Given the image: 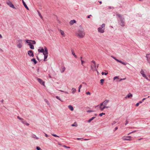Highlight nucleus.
I'll use <instances>...</instances> for the list:
<instances>
[{
    "label": "nucleus",
    "instance_id": "7ed1b4c3",
    "mask_svg": "<svg viewBox=\"0 0 150 150\" xmlns=\"http://www.w3.org/2000/svg\"><path fill=\"white\" fill-rule=\"evenodd\" d=\"M105 24L103 23L100 27L98 28V31L100 33H103L104 32L105 29Z\"/></svg>",
    "mask_w": 150,
    "mask_h": 150
},
{
    "label": "nucleus",
    "instance_id": "72a5a7b5",
    "mask_svg": "<svg viewBox=\"0 0 150 150\" xmlns=\"http://www.w3.org/2000/svg\"><path fill=\"white\" fill-rule=\"evenodd\" d=\"M91 62L94 64L95 68L96 69V64L94 60H92Z\"/></svg>",
    "mask_w": 150,
    "mask_h": 150
},
{
    "label": "nucleus",
    "instance_id": "603ef678",
    "mask_svg": "<svg viewBox=\"0 0 150 150\" xmlns=\"http://www.w3.org/2000/svg\"><path fill=\"white\" fill-rule=\"evenodd\" d=\"M76 139L78 140H80V139H83V138H76Z\"/></svg>",
    "mask_w": 150,
    "mask_h": 150
},
{
    "label": "nucleus",
    "instance_id": "dca6fc26",
    "mask_svg": "<svg viewBox=\"0 0 150 150\" xmlns=\"http://www.w3.org/2000/svg\"><path fill=\"white\" fill-rule=\"evenodd\" d=\"M22 1L23 3V4L24 7L26 8V9L27 10H29V9L28 8V6L26 5V4L25 3V2L24 1V0H22Z\"/></svg>",
    "mask_w": 150,
    "mask_h": 150
},
{
    "label": "nucleus",
    "instance_id": "5fc2aeb1",
    "mask_svg": "<svg viewBox=\"0 0 150 150\" xmlns=\"http://www.w3.org/2000/svg\"><path fill=\"white\" fill-rule=\"evenodd\" d=\"M4 100L3 99L0 101V102L2 103H3Z\"/></svg>",
    "mask_w": 150,
    "mask_h": 150
},
{
    "label": "nucleus",
    "instance_id": "9d476101",
    "mask_svg": "<svg viewBox=\"0 0 150 150\" xmlns=\"http://www.w3.org/2000/svg\"><path fill=\"white\" fill-rule=\"evenodd\" d=\"M140 74L142 75L143 77L145 78L146 79H147V77L144 73V72L143 69H141L140 71Z\"/></svg>",
    "mask_w": 150,
    "mask_h": 150
},
{
    "label": "nucleus",
    "instance_id": "4c0bfd02",
    "mask_svg": "<svg viewBox=\"0 0 150 150\" xmlns=\"http://www.w3.org/2000/svg\"><path fill=\"white\" fill-rule=\"evenodd\" d=\"M17 118L19 120H22L23 119V118H21V117H20L19 116H18L17 117Z\"/></svg>",
    "mask_w": 150,
    "mask_h": 150
},
{
    "label": "nucleus",
    "instance_id": "0eeeda50",
    "mask_svg": "<svg viewBox=\"0 0 150 150\" xmlns=\"http://www.w3.org/2000/svg\"><path fill=\"white\" fill-rule=\"evenodd\" d=\"M7 4L9 5L10 7L14 9H16V8L14 7L13 4L10 1H8L7 2Z\"/></svg>",
    "mask_w": 150,
    "mask_h": 150
},
{
    "label": "nucleus",
    "instance_id": "c756f323",
    "mask_svg": "<svg viewBox=\"0 0 150 150\" xmlns=\"http://www.w3.org/2000/svg\"><path fill=\"white\" fill-rule=\"evenodd\" d=\"M24 124L25 125H26L27 126H28L29 125V124L28 123H27L26 121L25 120L24 122V123L23 124Z\"/></svg>",
    "mask_w": 150,
    "mask_h": 150
},
{
    "label": "nucleus",
    "instance_id": "2f4dec72",
    "mask_svg": "<svg viewBox=\"0 0 150 150\" xmlns=\"http://www.w3.org/2000/svg\"><path fill=\"white\" fill-rule=\"evenodd\" d=\"M38 14L40 16V17L41 18H42V16L41 15V14L40 13V12H39V11H38Z\"/></svg>",
    "mask_w": 150,
    "mask_h": 150
},
{
    "label": "nucleus",
    "instance_id": "8fccbe9b",
    "mask_svg": "<svg viewBox=\"0 0 150 150\" xmlns=\"http://www.w3.org/2000/svg\"><path fill=\"white\" fill-rule=\"evenodd\" d=\"M93 111L91 110H88L87 111V112H92Z\"/></svg>",
    "mask_w": 150,
    "mask_h": 150
},
{
    "label": "nucleus",
    "instance_id": "c85d7f7f",
    "mask_svg": "<svg viewBox=\"0 0 150 150\" xmlns=\"http://www.w3.org/2000/svg\"><path fill=\"white\" fill-rule=\"evenodd\" d=\"M104 81V80L103 79H101L100 80V83L102 85L103 84Z\"/></svg>",
    "mask_w": 150,
    "mask_h": 150
},
{
    "label": "nucleus",
    "instance_id": "bb28decb",
    "mask_svg": "<svg viewBox=\"0 0 150 150\" xmlns=\"http://www.w3.org/2000/svg\"><path fill=\"white\" fill-rule=\"evenodd\" d=\"M71 90L72 91V93L73 94L76 91V89L74 88H72Z\"/></svg>",
    "mask_w": 150,
    "mask_h": 150
},
{
    "label": "nucleus",
    "instance_id": "6ab92c4d",
    "mask_svg": "<svg viewBox=\"0 0 150 150\" xmlns=\"http://www.w3.org/2000/svg\"><path fill=\"white\" fill-rule=\"evenodd\" d=\"M31 137L33 138H35L36 139H39V138L37 137L36 135L33 134L31 135Z\"/></svg>",
    "mask_w": 150,
    "mask_h": 150
},
{
    "label": "nucleus",
    "instance_id": "37998d69",
    "mask_svg": "<svg viewBox=\"0 0 150 150\" xmlns=\"http://www.w3.org/2000/svg\"><path fill=\"white\" fill-rule=\"evenodd\" d=\"M118 76H115V77H114V78H113V79L114 80H115L116 79H118Z\"/></svg>",
    "mask_w": 150,
    "mask_h": 150
},
{
    "label": "nucleus",
    "instance_id": "a18cd8bd",
    "mask_svg": "<svg viewBox=\"0 0 150 150\" xmlns=\"http://www.w3.org/2000/svg\"><path fill=\"white\" fill-rule=\"evenodd\" d=\"M111 57L113 58V59H115L116 58L115 57L113 56H111Z\"/></svg>",
    "mask_w": 150,
    "mask_h": 150
},
{
    "label": "nucleus",
    "instance_id": "1a4fd4ad",
    "mask_svg": "<svg viewBox=\"0 0 150 150\" xmlns=\"http://www.w3.org/2000/svg\"><path fill=\"white\" fill-rule=\"evenodd\" d=\"M28 54L30 57H34V55L33 51L31 50H30L28 52Z\"/></svg>",
    "mask_w": 150,
    "mask_h": 150
},
{
    "label": "nucleus",
    "instance_id": "774afa93",
    "mask_svg": "<svg viewBox=\"0 0 150 150\" xmlns=\"http://www.w3.org/2000/svg\"><path fill=\"white\" fill-rule=\"evenodd\" d=\"M122 80V79H120V80H119V81L120 82V81H121Z\"/></svg>",
    "mask_w": 150,
    "mask_h": 150
},
{
    "label": "nucleus",
    "instance_id": "09e8293b",
    "mask_svg": "<svg viewBox=\"0 0 150 150\" xmlns=\"http://www.w3.org/2000/svg\"><path fill=\"white\" fill-rule=\"evenodd\" d=\"M103 105V102L100 104V107H102V106Z\"/></svg>",
    "mask_w": 150,
    "mask_h": 150
},
{
    "label": "nucleus",
    "instance_id": "f704fd0d",
    "mask_svg": "<svg viewBox=\"0 0 150 150\" xmlns=\"http://www.w3.org/2000/svg\"><path fill=\"white\" fill-rule=\"evenodd\" d=\"M51 135L54 136V137H59L57 135H56V134H52Z\"/></svg>",
    "mask_w": 150,
    "mask_h": 150
},
{
    "label": "nucleus",
    "instance_id": "0e129e2a",
    "mask_svg": "<svg viewBox=\"0 0 150 150\" xmlns=\"http://www.w3.org/2000/svg\"><path fill=\"white\" fill-rule=\"evenodd\" d=\"M146 99V98H143V99H142V101H144V100H145Z\"/></svg>",
    "mask_w": 150,
    "mask_h": 150
},
{
    "label": "nucleus",
    "instance_id": "69168bd1",
    "mask_svg": "<svg viewBox=\"0 0 150 150\" xmlns=\"http://www.w3.org/2000/svg\"><path fill=\"white\" fill-rule=\"evenodd\" d=\"M2 38V36L0 34V38Z\"/></svg>",
    "mask_w": 150,
    "mask_h": 150
},
{
    "label": "nucleus",
    "instance_id": "79ce46f5",
    "mask_svg": "<svg viewBox=\"0 0 150 150\" xmlns=\"http://www.w3.org/2000/svg\"><path fill=\"white\" fill-rule=\"evenodd\" d=\"M56 98L58 99L59 100H61V99L58 96H56Z\"/></svg>",
    "mask_w": 150,
    "mask_h": 150
},
{
    "label": "nucleus",
    "instance_id": "f257e3e1",
    "mask_svg": "<svg viewBox=\"0 0 150 150\" xmlns=\"http://www.w3.org/2000/svg\"><path fill=\"white\" fill-rule=\"evenodd\" d=\"M76 36L79 38H83L85 35V32L83 27L80 26L75 33Z\"/></svg>",
    "mask_w": 150,
    "mask_h": 150
},
{
    "label": "nucleus",
    "instance_id": "2eb2a0df",
    "mask_svg": "<svg viewBox=\"0 0 150 150\" xmlns=\"http://www.w3.org/2000/svg\"><path fill=\"white\" fill-rule=\"evenodd\" d=\"M132 94H131V93H129L125 97V98L126 99H127V98H129L130 97H132Z\"/></svg>",
    "mask_w": 150,
    "mask_h": 150
},
{
    "label": "nucleus",
    "instance_id": "423d86ee",
    "mask_svg": "<svg viewBox=\"0 0 150 150\" xmlns=\"http://www.w3.org/2000/svg\"><path fill=\"white\" fill-rule=\"evenodd\" d=\"M37 79L40 84L44 86H45V82L42 79L38 78H37Z\"/></svg>",
    "mask_w": 150,
    "mask_h": 150
},
{
    "label": "nucleus",
    "instance_id": "6e6552de",
    "mask_svg": "<svg viewBox=\"0 0 150 150\" xmlns=\"http://www.w3.org/2000/svg\"><path fill=\"white\" fill-rule=\"evenodd\" d=\"M131 137L130 136H127L125 137H122V139L123 140H127V141L131 140V139H130Z\"/></svg>",
    "mask_w": 150,
    "mask_h": 150
},
{
    "label": "nucleus",
    "instance_id": "393cba45",
    "mask_svg": "<svg viewBox=\"0 0 150 150\" xmlns=\"http://www.w3.org/2000/svg\"><path fill=\"white\" fill-rule=\"evenodd\" d=\"M60 32L61 35H62L64 37L65 36V34L63 30H60Z\"/></svg>",
    "mask_w": 150,
    "mask_h": 150
},
{
    "label": "nucleus",
    "instance_id": "a19ab883",
    "mask_svg": "<svg viewBox=\"0 0 150 150\" xmlns=\"http://www.w3.org/2000/svg\"><path fill=\"white\" fill-rule=\"evenodd\" d=\"M129 121L127 120H126V122L125 123V125H126L128 123Z\"/></svg>",
    "mask_w": 150,
    "mask_h": 150
},
{
    "label": "nucleus",
    "instance_id": "49530a36",
    "mask_svg": "<svg viewBox=\"0 0 150 150\" xmlns=\"http://www.w3.org/2000/svg\"><path fill=\"white\" fill-rule=\"evenodd\" d=\"M82 86V85L81 84H80L79 87V89H81Z\"/></svg>",
    "mask_w": 150,
    "mask_h": 150
},
{
    "label": "nucleus",
    "instance_id": "4be33fe9",
    "mask_svg": "<svg viewBox=\"0 0 150 150\" xmlns=\"http://www.w3.org/2000/svg\"><path fill=\"white\" fill-rule=\"evenodd\" d=\"M76 21L74 20H73L71 21L70 22V24L71 25H72L74 23H76Z\"/></svg>",
    "mask_w": 150,
    "mask_h": 150
},
{
    "label": "nucleus",
    "instance_id": "412c9836",
    "mask_svg": "<svg viewBox=\"0 0 150 150\" xmlns=\"http://www.w3.org/2000/svg\"><path fill=\"white\" fill-rule=\"evenodd\" d=\"M28 45L30 47L31 49L33 50L34 49V46L33 44H28Z\"/></svg>",
    "mask_w": 150,
    "mask_h": 150
},
{
    "label": "nucleus",
    "instance_id": "bf43d9fd",
    "mask_svg": "<svg viewBox=\"0 0 150 150\" xmlns=\"http://www.w3.org/2000/svg\"><path fill=\"white\" fill-rule=\"evenodd\" d=\"M64 146L65 147H66L67 148H69L70 147H67V146H66L65 145H64Z\"/></svg>",
    "mask_w": 150,
    "mask_h": 150
},
{
    "label": "nucleus",
    "instance_id": "f3484780",
    "mask_svg": "<svg viewBox=\"0 0 150 150\" xmlns=\"http://www.w3.org/2000/svg\"><path fill=\"white\" fill-rule=\"evenodd\" d=\"M65 68L64 67L62 66V67H61V68L60 69L61 72L62 73H63L64 72V71L65 70Z\"/></svg>",
    "mask_w": 150,
    "mask_h": 150
},
{
    "label": "nucleus",
    "instance_id": "aec40b11",
    "mask_svg": "<svg viewBox=\"0 0 150 150\" xmlns=\"http://www.w3.org/2000/svg\"><path fill=\"white\" fill-rule=\"evenodd\" d=\"M71 53L72 55L74 57L76 58H77V56L75 54L74 52V50L72 49L71 50Z\"/></svg>",
    "mask_w": 150,
    "mask_h": 150
},
{
    "label": "nucleus",
    "instance_id": "473e14b6",
    "mask_svg": "<svg viewBox=\"0 0 150 150\" xmlns=\"http://www.w3.org/2000/svg\"><path fill=\"white\" fill-rule=\"evenodd\" d=\"M105 114V113L102 112V113H100L99 114V116H100V117H101L103 115H104Z\"/></svg>",
    "mask_w": 150,
    "mask_h": 150
},
{
    "label": "nucleus",
    "instance_id": "338daca9",
    "mask_svg": "<svg viewBox=\"0 0 150 150\" xmlns=\"http://www.w3.org/2000/svg\"><path fill=\"white\" fill-rule=\"evenodd\" d=\"M84 140H88V139H83Z\"/></svg>",
    "mask_w": 150,
    "mask_h": 150
},
{
    "label": "nucleus",
    "instance_id": "4d7b16f0",
    "mask_svg": "<svg viewBox=\"0 0 150 150\" xmlns=\"http://www.w3.org/2000/svg\"><path fill=\"white\" fill-rule=\"evenodd\" d=\"M77 126V125H74V124H72V125H71V126Z\"/></svg>",
    "mask_w": 150,
    "mask_h": 150
},
{
    "label": "nucleus",
    "instance_id": "e2e57ef3",
    "mask_svg": "<svg viewBox=\"0 0 150 150\" xmlns=\"http://www.w3.org/2000/svg\"><path fill=\"white\" fill-rule=\"evenodd\" d=\"M142 102H143V101H140L139 102V104H140V103H142Z\"/></svg>",
    "mask_w": 150,
    "mask_h": 150
},
{
    "label": "nucleus",
    "instance_id": "4468645a",
    "mask_svg": "<svg viewBox=\"0 0 150 150\" xmlns=\"http://www.w3.org/2000/svg\"><path fill=\"white\" fill-rule=\"evenodd\" d=\"M109 108V106L103 105V107H99L101 111H103L105 108Z\"/></svg>",
    "mask_w": 150,
    "mask_h": 150
},
{
    "label": "nucleus",
    "instance_id": "052dcab7",
    "mask_svg": "<svg viewBox=\"0 0 150 150\" xmlns=\"http://www.w3.org/2000/svg\"><path fill=\"white\" fill-rule=\"evenodd\" d=\"M139 103H137L136 104V106H138L139 105Z\"/></svg>",
    "mask_w": 150,
    "mask_h": 150
},
{
    "label": "nucleus",
    "instance_id": "a211bd4d",
    "mask_svg": "<svg viewBox=\"0 0 150 150\" xmlns=\"http://www.w3.org/2000/svg\"><path fill=\"white\" fill-rule=\"evenodd\" d=\"M109 100H105L103 102V105H106L108 104V103L109 102Z\"/></svg>",
    "mask_w": 150,
    "mask_h": 150
},
{
    "label": "nucleus",
    "instance_id": "9b49d317",
    "mask_svg": "<svg viewBox=\"0 0 150 150\" xmlns=\"http://www.w3.org/2000/svg\"><path fill=\"white\" fill-rule=\"evenodd\" d=\"M41 49H38V52H39L42 53L43 54H45V51L44 49L42 47H40Z\"/></svg>",
    "mask_w": 150,
    "mask_h": 150
},
{
    "label": "nucleus",
    "instance_id": "b1692460",
    "mask_svg": "<svg viewBox=\"0 0 150 150\" xmlns=\"http://www.w3.org/2000/svg\"><path fill=\"white\" fill-rule=\"evenodd\" d=\"M68 108L71 111H73L74 110V108L73 106L71 105H69L68 106Z\"/></svg>",
    "mask_w": 150,
    "mask_h": 150
},
{
    "label": "nucleus",
    "instance_id": "5701e85b",
    "mask_svg": "<svg viewBox=\"0 0 150 150\" xmlns=\"http://www.w3.org/2000/svg\"><path fill=\"white\" fill-rule=\"evenodd\" d=\"M31 61L32 62H33L34 64H36L37 62V61H36L35 59V58H33L31 59Z\"/></svg>",
    "mask_w": 150,
    "mask_h": 150
},
{
    "label": "nucleus",
    "instance_id": "ea45409f",
    "mask_svg": "<svg viewBox=\"0 0 150 150\" xmlns=\"http://www.w3.org/2000/svg\"><path fill=\"white\" fill-rule=\"evenodd\" d=\"M25 121V120H24L23 119L21 120V122L23 124Z\"/></svg>",
    "mask_w": 150,
    "mask_h": 150
},
{
    "label": "nucleus",
    "instance_id": "c9c22d12",
    "mask_svg": "<svg viewBox=\"0 0 150 150\" xmlns=\"http://www.w3.org/2000/svg\"><path fill=\"white\" fill-rule=\"evenodd\" d=\"M108 73H105V72H102L101 73V74L102 75H103L104 74H105V75H107V74H108Z\"/></svg>",
    "mask_w": 150,
    "mask_h": 150
},
{
    "label": "nucleus",
    "instance_id": "680f3d73",
    "mask_svg": "<svg viewBox=\"0 0 150 150\" xmlns=\"http://www.w3.org/2000/svg\"><path fill=\"white\" fill-rule=\"evenodd\" d=\"M91 16V15H89L87 17V18H90V16Z\"/></svg>",
    "mask_w": 150,
    "mask_h": 150
},
{
    "label": "nucleus",
    "instance_id": "864d4df0",
    "mask_svg": "<svg viewBox=\"0 0 150 150\" xmlns=\"http://www.w3.org/2000/svg\"><path fill=\"white\" fill-rule=\"evenodd\" d=\"M81 64L82 65H83V62H84V61H83V60H82V59H81Z\"/></svg>",
    "mask_w": 150,
    "mask_h": 150
},
{
    "label": "nucleus",
    "instance_id": "f8f14e48",
    "mask_svg": "<svg viewBox=\"0 0 150 150\" xmlns=\"http://www.w3.org/2000/svg\"><path fill=\"white\" fill-rule=\"evenodd\" d=\"M115 60L117 61V62H120L124 65H126L127 64H128L127 63H125V62H122V61H121V60H120L117 59V58H116L115 59Z\"/></svg>",
    "mask_w": 150,
    "mask_h": 150
},
{
    "label": "nucleus",
    "instance_id": "3c124183",
    "mask_svg": "<svg viewBox=\"0 0 150 150\" xmlns=\"http://www.w3.org/2000/svg\"><path fill=\"white\" fill-rule=\"evenodd\" d=\"M86 94L87 95H90V93L88 91V92H86Z\"/></svg>",
    "mask_w": 150,
    "mask_h": 150
},
{
    "label": "nucleus",
    "instance_id": "20e7f679",
    "mask_svg": "<svg viewBox=\"0 0 150 150\" xmlns=\"http://www.w3.org/2000/svg\"><path fill=\"white\" fill-rule=\"evenodd\" d=\"M44 50H45V54H43L44 56V61H46V59L48 57V50L47 48L46 47H44Z\"/></svg>",
    "mask_w": 150,
    "mask_h": 150
},
{
    "label": "nucleus",
    "instance_id": "13d9d810",
    "mask_svg": "<svg viewBox=\"0 0 150 150\" xmlns=\"http://www.w3.org/2000/svg\"><path fill=\"white\" fill-rule=\"evenodd\" d=\"M118 129V128L117 127H115V131H116V130H117V129Z\"/></svg>",
    "mask_w": 150,
    "mask_h": 150
},
{
    "label": "nucleus",
    "instance_id": "e433bc0d",
    "mask_svg": "<svg viewBox=\"0 0 150 150\" xmlns=\"http://www.w3.org/2000/svg\"><path fill=\"white\" fill-rule=\"evenodd\" d=\"M36 148L37 150H42L38 146H37Z\"/></svg>",
    "mask_w": 150,
    "mask_h": 150
},
{
    "label": "nucleus",
    "instance_id": "a878e982",
    "mask_svg": "<svg viewBox=\"0 0 150 150\" xmlns=\"http://www.w3.org/2000/svg\"><path fill=\"white\" fill-rule=\"evenodd\" d=\"M95 118V117H92L91 119H90L88 120V122L89 123L92 120H93Z\"/></svg>",
    "mask_w": 150,
    "mask_h": 150
},
{
    "label": "nucleus",
    "instance_id": "c03bdc74",
    "mask_svg": "<svg viewBox=\"0 0 150 150\" xmlns=\"http://www.w3.org/2000/svg\"><path fill=\"white\" fill-rule=\"evenodd\" d=\"M146 79L148 81H150V76H149V78H148L147 77V79Z\"/></svg>",
    "mask_w": 150,
    "mask_h": 150
},
{
    "label": "nucleus",
    "instance_id": "39448f33",
    "mask_svg": "<svg viewBox=\"0 0 150 150\" xmlns=\"http://www.w3.org/2000/svg\"><path fill=\"white\" fill-rule=\"evenodd\" d=\"M17 47L19 48H21L22 47V40L19 39L17 41Z\"/></svg>",
    "mask_w": 150,
    "mask_h": 150
},
{
    "label": "nucleus",
    "instance_id": "f03ea898",
    "mask_svg": "<svg viewBox=\"0 0 150 150\" xmlns=\"http://www.w3.org/2000/svg\"><path fill=\"white\" fill-rule=\"evenodd\" d=\"M116 15L119 18V20L118 21L119 24L122 27L124 26L125 25V20L124 18L119 14H117Z\"/></svg>",
    "mask_w": 150,
    "mask_h": 150
},
{
    "label": "nucleus",
    "instance_id": "de8ad7c7",
    "mask_svg": "<svg viewBox=\"0 0 150 150\" xmlns=\"http://www.w3.org/2000/svg\"><path fill=\"white\" fill-rule=\"evenodd\" d=\"M44 134H45V135L46 137H48V135L47 134H46V133H44Z\"/></svg>",
    "mask_w": 150,
    "mask_h": 150
},
{
    "label": "nucleus",
    "instance_id": "ddd939ff",
    "mask_svg": "<svg viewBox=\"0 0 150 150\" xmlns=\"http://www.w3.org/2000/svg\"><path fill=\"white\" fill-rule=\"evenodd\" d=\"M115 60L117 61V62H120L124 65H126L127 64H128L127 63H125V62H122V61H121V60H120L117 59V58H116L115 59Z\"/></svg>",
    "mask_w": 150,
    "mask_h": 150
},
{
    "label": "nucleus",
    "instance_id": "6e6d98bb",
    "mask_svg": "<svg viewBox=\"0 0 150 150\" xmlns=\"http://www.w3.org/2000/svg\"><path fill=\"white\" fill-rule=\"evenodd\" d=\"M116 123V121H114L113 122V123H112V125H114V124H115Z\"/></svg>",
    "mask_w": 150,
    "mask_h": 150
},
{
    "label": "nucleus",
    "instance_id": "58836bf2",
    "mask_svg": "<svg viewBox=\"0 0 150 150\" xmlns=\"http://www.w3.org/2000/svg\"><path fill=\"white\" fill-rule=\"evenodd\" d=\"M45 100L46 102L47 103V105H49V103L48 100H47L46 99H45Z\"/></svg>",
    "mask_w": 150,
    "mask_h": 150
},
{
    "label": "nucleus",
    "instance_id": "7c9ffc66",
    "mask_svg": "<svg viewBox=\"0 0 150 150\" xmlns=\"http://www.w3.org/2000/svg\"><path fill=\"white\" fill-rule=\"evenodd\" d=\"M31 41L32 42V44H36V42L35 40H31Z\"/></svg>",
    "mask_w": 150,
    "mask_h": 150
},
{
    "label": "nucleus",
    "instance_id": "cd10ccee",
    "mask_svg": "<svg viewBox=\"0 0 150 150\" xmlns=\"http://www.w3.org/2000/svg\"><path fill=\"white\" fill-rule=\"evenodd\" d=\"M26 42L27 43H28V44H32L31 42V40H26Z\"/></svg>",
    "mask_w": 150,
    "mask_h": 150
}]
</instances>
